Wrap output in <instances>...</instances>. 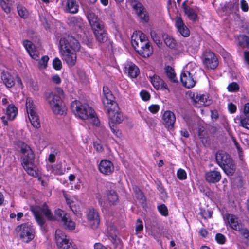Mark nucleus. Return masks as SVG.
I'll list each match as a JSON object with an SVG mask.
<instances>
[{
  "label": "nucleus",
  "instance_id": "26",
  "mask_svg": "<svg viewBox=\"0 0 249 249\" xmlns=\"http://www.w3.org/2000/svg\"><path fill=\"white\" fill-rule=\"evenodd\" d=\"M187 1H185L182 5V8L185 14L189 19L195 20L197 18V15L194 9L187 5Z\"/></svg>",
  "mask_w": 249,
  "mask_h": 249
},
{
  "label": "nucleus",
  "instance_id": "38",
  "mask_svg": "<svg viewBox=\"0 0 249 249\" xmlns=\"http://www.w3.org/2000/svg\"><path fill=\"white\" fill-rule=\"evenodd\" d=\"M11 0H0V5L3 10L6 13L11 11Z\"/></svg>",
  "mask_w": 249,
  "mask_h": 249
},
{
  "label": "nucleus",
  "instance_id": "33",
  "mask_svg": "<svg viewBox=\"0 0 249 249\" xmlns=\"http://www.w3.org/2000/svg\"><path fill=\"white\" fill-rule=\"evenodd\" d=\"M128 73L132 78H136L139 73V69L135 64L130 63L127 64L125 67Z\"/></svg>",
  "mask_w": 249,
  "mask_h": 249
},
{
  "label": "nucleus",
  "instance_id": "56",
  "mask_svg": "<svg viewBox=\"0 0 249 249\" xmlns=\"http://www.w3.org/2000/svg\"><path fill=\"white\" fill-rule=\"evenodd\" d=\"M140 95L142 100L144 101H148L150 99V95L148 92L145 90H142L140 92Z\"/></svg>",
  "mask_w": 249,
  "mask_h": 249
},
{
  "label": "nucleus",
  "instance_id": "27",
  "mask_svg": "<svg viewBox=\"0 0 249 249\" xmlns=\"http://www.w3.org/2000/svg\"><path fill=\"white\" fill-rule=\"evenodd\" d=\"M207 95L196 94V96L193 95L192 99L195 103H200L202 105L207 106L210 104L211 101Z\"/></svg>",
  "mask_w": 249,
  "mask_h": 249
},
{
  "label": "nucleus",
  "instance_id": "24",
  "mask_svg": "<svg viewBox=\"0 0 249 249\" xmlns=\"http://www.w3.org/2000/svg\"><path fill=\"white\" fill-rule=\"evenodd\" d=\"M231 159L229 155L225 151H219L216 154V161L221 167Z\"/></svg>",
  "mask_w": 249,
  "mask_h": 249
},
{
  "label": "nucleus",
  "instance_id": "57",
  "mask_svg": "<svg viewBox=\"0 0 249 249\" xmlns=\"http://www.w3.org/2000/svg\"><path fill=\"white\" fill-rule=\"evenodd\" d=\"M240 116L249 117V103L245 104L243 113Z\"/></svg>",
  "mask_w": 249,
  "mask_h": 249
},
{
  "label": "nucleus",
  "instance_id": "31",
  "mask_svg": "<svg viewBox=\"0 0 249 249\" xmlns=\"http://www.w3.org/2000/svg\"><path fill=\"white\" fill-rule=\"evenodd\" d=\"M17 114L18 109L13 104H10L7 107L6 109V115L8 120H14Z\"/></svg>",
  "mask_w": 249,
  "mask_h": 249
},
{
  "label": "nucleus",
  "instance_id": "20",
  "mask_svg": "<svg viewBox=\"0 0 249 249\" xmlns=\"http://www.w3.org/2000/svg\"><path fill=\"white\" fill-rule=\"evenodd\" d=\"M150 81L153 87L157 89H168L167 85L159 76L154 74L153 76H149Z\"/></svg>",
  "mask_w": 249,
  "mask_h": 249
},
{
  "label": "nucleus",
  "instance_id": "3",
  "mask_svg": "<svg viewBox=\"0 0 249 249\" xmlns=\"http://www.w3.org/2000/svg\"><path fill=\"white\" fill-rule=\"evenodd\" d=\"M72 111L79 118L84 120H89L93 124L98 126L100 124L99 119L96 117L94 110L88 105H82L80 102L75 100L71 104Z\"/></svg>",
  "mask_w": 249,
  "mask_h": 249
},
{
  "label": "nucleus",
  "instance_id": "64",
  "mask_svg": "<svg viewBox=\"0 0 249 249\" xmlns=\"http://www.w3.org/2000/svg\"><path fill=\"white\" fill-rule=\"evenodd\" d=\"M244 57L245 60L249 65V51L244 52Z\"/></svg>",
  "mask_w": 249,
  "mask_h": 249
},
{
  "label": "nucleus",
  "instance_id": "15",
  "mask_svg": "<svg viewBox=\"0 0 249 249\" xmlns=\"http://www.w3.org/2000/svg\"><path fill=\"white\" fill-rule=\"evenodd\" d=\"M163 124L165 127L168 130H173L176 122V116L170 110L165 111L162 116Z\"/></svg>",
  "mask_w": 249,
  "mask_h": 249
},
{
  "label": "nucleus",
  "instance_id": "30",
  "mask_svg": "<svg viewBox=\"0 0 249 249\" xmlns=\"http://www.w3.org/2000/svg\"><path fill=\"white\" fill-rule=\"evenodd\" d=\"M234 122L239 126L249 130V117L237 115L234 118Z\"/></svg>",
  "mask_w": 249,
  "mask_h": 249
},
{
  "label": "nucleus",
  "instance_id": "42",
  "mask_svg": "<svg viewBox=\"0 0 249 249\" xmlns=\"http://www.w3.org/2000/svg\"><path fill=\"white\" fill-rule=\"evenodd\" d=\"M49 58L48 56L45 55L42 57L41 60L39 62V67L40 69H45L47 66V63Z\"/></svg>",
  "mask_w": 249,
  "mask_h": 249
},
{
  "label": "nucleus",
  "instance_id": "1",
  "mask_svg": "<svg viewBox=\"0 0 249 249\" xmlns=\"http://www.w3.org/2000/svg\"><path fill=\"white\" fill-rule=\"evenodd\" d=\"M104 97L102 102L109 117V122L112 124H119L123 121L122 113L117 103L114 101L115 97L111 91L106 86L103 88Z\"/></svg>",
  "mask_w": 249,
  "mask_h": 249
},
{
  "label": "nucleus",
  "instance_id": "23",
  "mask_svg": "<svg viewBox=\"0 0 249 249\" xmlns=\"http://www.w3.org/2000/svg\"><path fill=\"white\" fill-rule=\"evenodd\" d=\"M134 9L136 11L138 17L144 21L147 22L149 19V16L140 3H137L133 6Z\"/></svg>",
  "mask_w": 249,
  "mask_h": 249
},
{
  "label": "nucleus",
  "instance_id": "37",
  "mask_svg": "<svg viewBox=\"0 0 249 249\" xmlns=\"http://www.w3.org/2000/svg\"><path fill=\"white\" fill-rule=\"evenodd\" d=\"M134 36H132L131 43L133 47L135 48L137 52H141L142 46H145V43L147 42H142V41H136V39H134Z\"/></svg>",
  "mask_w": 249,
  "mask_h": 249
},
{
  "label": "nucleus",
  "instance_id": "55",
  "mask_svg": "<svg viewBox=\"0 0 249 249\" xmlns=\"http://www.w3.org/2000/svg\"><path fill=\"white\" fill-rule=\"evenodd\" d=\"M143 229L142 222L140 219H138L136 223V231L138 232L142 231Z\"/></svg>",
  "mask_w": 249,
  "mask_h": 249
},
{
  "label": "nucleus",
  "instance_id": "14",
  "mask_svg": "<svg viewBox=\"0 0 249 249\" xmlns=\"http://www.w3.org/2000/svg\"><path fill=\"white\" fill-rule=\"evenodd\" d=\"M61 3L65 13L75 14L78 12L79 5L76 0H62Z\"/></svg>",
  "mask_w": 249,
  "mask_h": 249
},
{
  "label": "nucleus",
  "instance_id": "13",
  "mask_svg": "<svg viewBox=\"0 0 249 249\" xmlns=\"http://www.w3.org/2000/svg\"><path fill=\"white\" fill-rule=\"evenodd\" d=\"M86 216L89 226L93 229H97L100 222L97 211L94 209H89L87 212Z\"/></svg>",
  "mask_w": 249,
  "mask_h": 249
},
{
  "label": "nucleus",
  "instance_id": "8",
  "mask_svg": "<svg viewBox=\"0 0 249 249\" xmlns=\"http://www.w3.org/2000/svg\"><path fill=\"white\" fill-rule=\"evenodd\" d=\"M31 211L37 222L41 226H43L45 222V220L42 216L43 214H44L49 220H54L53 214L46 204H43L42 207L36 206L32 207Z\"/></svg>",
  "mask_w": 249,
  "mask_h": 249
},
{
  "label": "nucleus",
  "instance_id": "49",
  "mask_svg": "<svg viewBox=\"0 0 249 249\" xmlns=\"http://www.w3.org/2000/svg\"><path fill=\"white\" fill-rule=\"evenodd\" d=\"M135 193L136 197L138 199H140L142 202L145 201V197L143 193L139 188H136Z\"/></svg>",
  "mask_w": 249,
  "mask_h": 249
},
{
  "label": "nucleus",
  "instance_id": "63",
  "mask_svg": "<svg viewBox=\"0 0 249 249\" xmlns=\"http://www.w3.org/2000/svg\"><path fill=\"white\" fill-rule=\"evenodd\" d=\"M211 118L213 120H216L218 117V114L216 110H212L211 112Z\"/></svg>",
  "mask_w": 249,
  "mask_h": 249
},
{
  "label": "nucleus",
  "instance_id": "5",
  "mask_svg": "<svg viewBox=\"0 0 249 249\" xmlns=\"http://www.w3.org/2000/svg\"><path fill=\"white\" fill-rule=\"evenodd\" d=\"M20 152L22 153L21 164L27 172L32 176H37V172L35 169V155L30 147L24 142L20 145Z\"/></svg>",
  "mask_w": 249,
  "mask_h": 249
},
{
  "label": "nucleus",
  "instance_id": "62",
  "mask_svg": "<svg viewBox=\"0 0 249 249\" xmlns=\"http://www.w3.org/2000/svg\"><path fill=\"white\" fill-rule=\"evenodd\" d=\"M64 197L66 199L67 204L69 205V206L74 203V202L71 200V196L69 195L65 194Z\"/></svg>",
  "mask_w": 249,
  "mask_h": 249
},
{
  "label": "nucleus",
  "instance_id": "4",
  "mask_svg": "<svg viewBox=\"0 0 249 249\" xmlns=\"http://www.w3.org/2000/svg\"><path fill=\"white\" fill-rule=\"evenodd\" d=\"M106 188L104 195L100 196L98 199V203L102 209L108 210L119 203V198L118 194L115 190V184L107 182L106 184Z\"/></svg>",
  "mask_w": 249,
  "mask_h": 249
},
{
  "label": "nucleus",
  "instance_id": "18",
  "mask_svg": "<svg viewBox=\"0 0 249 249\" xmlns=\"http://www.w3.org/2000/svg\"><path fill=\"white\" fill-rule=\"evenodd\" d=\"M62 59L69 66L72 67L75 65L76 62V55L74 51L71 50H60Z\"/></svg>",
  "mask_w": 249,
  "mask_h": 249
},
{
  "label": "nucleus",
  "instance_id": "50",
  "mask_svg": "<svg viewBox=\"0 0 249 249\" xmlns=\"http://www.w3.org/2000/svg\"><path fill=\"white\" fill-rule=\"evenodd\" d=\"M53 68L56 70H60L62 68V63L61 60L58 58H55L53 60Z\"/></svg>",
  "mask_w": 249,
  "mask_h": 249
},
{
  "label": "nucleus",
  "instance_id": "39",
  "mask_svg": "<svg viewBox=\"0 0 249 249\" xmlns=\"http://www.w3.org/2000/svg\"><path fill=\"white\" fill-rule=\"evenodd\" d=\"M62 222L66 227L69 230H73L75 228V222L69 219V216L63 217Z\"/></svg>",
  "mask_w": 249,
  "mask_h": 249
},
{
  "label": "nucleus",
  "instance_id": "61",
  "mask_svg": "<svg viewBox=\"0 0 249 249\" xmlns=\"http://www.w3.org/2000/svg\"><path fill=\"white\" fill-rule=\"evenodd\" d=\"M241 7L242 10L244 12H247L248 11L249 7L248 3L244 0H241Z\"/></svg>",
  "mask_w": 249,
  "mask_h": 249
},
{
  "label": "nucleus",
  "instance_id": "59",
  "mask_svg": "<svg viewBox=\"0 0 249 249\" xmlns=\"http://www.w3.org/2000/svg\"><path fill=\"white\" fill-rule=\"evenodd\" d=\"M228 110L231 113H234L237 110L236 106L232 103L228 105Z\"/></svg>",
  "mask_w": 249,
  "mask_h": 249
},
{
  "label": "nucleus",
  "instance_id": "32",
  "mask_svg": "<svg viewBox=\"0 0 249 249\" xmlns=\"http://www.w3.org/2000/svg\"><path fill=\"white\" fill-rule=\"evenodd\" d=\"M28 115L32 125L36 128H40L41 126L40 119L37 112H35Z\"/></svg>",
  "mask_w": 249,
  "mask_h": 249
},
{
  "label": "nucleus",
  "instance_id": "36",
  "mask_svg": "<svg viewBox=\"0 0 249 249\" xmlns=\"http://www.w3.org/2000/svg\"><path fill=\"white\" fill-rule=\"evenodd\" d=\"M26 107L28 114L36 112V106L30 98H28L26 99Z\"/></svg>",
  "mask_w": 249,
  "mask_h": 249
},
{
  "label": "nucleus",
  "instance_id": "6",
  "mask_svg": "<svg viewBox=\"0 0 249 249\" xmlns=\"http://www.w3.org/2000/svg\"><path fill=\"white\" fill-rule=\"evenodd\" d=\"M15 231L19 235L21 240L29 243L35 238V231L33 226L27 223H23L16 227Z\"/></svg>",
  "mask_w": 249,
  "mask_h": 249
},
{
  "label": "nucleus",
  "instance_id": "7",
  "mask_svg": "<svg viewBox=\"0 0 249 249\" xmlns=\"http://www.w3.org/2000/svg\"><path fill=\"white\" fill-rule=\"evenodd\" d=\"M47 101L54 113L63 115L65 113V107L59 96L53 92L49 93L47 96Z\"/></svg>",
  "mask_w": 249,
  "mask_h": 249
},
{
  "label": "nucleus",
  "instance_id": "43",
  "mask_svg": "<svg viewBox=\"0 0 249 249\" xmlns=\"http://www.w3.org/2000/svg\"><path fill=\"white\" fill-rule=\"evenodd\" d=\"M159 213L163 216H166L168 214L167 207L164 204H161L158 206Z\"/></svg>",
  "mask_w": 249,
  "mask_h": 249
},
{
  "label": "nucleus",
  "instance_id": "16",
  "mask_svg": "<svg viewBox=\"0 0 249 249\" xmlns=\"http://www.w3.org/2000/svg\"><path fill=\"white\" fill-rule=\"evenodd\" d=\"M180 81L183 86L188 89L194 87L196 84L193 74L188 71H184L181 73Z\"/></svg>",
  "mask_w": 249,
  "mask_h": 249
},
{
  "label": "nucleus",
  "instance_id": "25",
  "mask_svg": "<svg viewBox=\"0 0 249 249\" xmlns=\"http://www.w3.org/2000/svg\"><path fill=\"white\" fill-rule=\"evenodd\" d=\"M69 20L71 25L75 30L79 31L83 29L84 24L83 20L80 17H72L70 18Z\"/></svg>",
  "mask_w": 249,
  "mask_h": 249
},
{
  "label": "nucleus",
  "instance_id": "58",
  "mask_svg": "<svg viewBox=\"0 0 249 249\" xmlns=\"http://www.w3.org/2000/svg\"><path fill=\"white\" fill-rule=\"evenodd\" d=\"M148 109L151 113L154 114L159 111L160 107L158 105H152L149 107Z\"/></svg>",
  "mask_w": 249,
  "mask_h": 249
},
{
  "label": "nucleus",
  "instance_id": "21",
  "mask_svg": "<svg viewBox=\"0 0 249 249\" xmlns=\"http://www.w3.org/2000/svg\"><path fill=\"white\" fill-rule=\"evenodd\" d=\"M23 43L30 56L34 60H38L39 59V53L35 49L34 45L28 40L24 41Z\"/></svg>",
  "mask_w": 249,
  "mask_h": 249
},
{
  "label": "nucleus",
  "instance_id": "52",
  "mask_svg": "<svg viewBox=\"0 0 249 249\" xmlns=\"http://www.w3.org/2000/svg\"><path fill=\"white\" fill-rule=\"evenodd\" d=\"M18 11L19 15L22 18H26L28 16V12L24 7H18Z\"/></svg>",
  "mask_w": 249,
  "mask_h": 249
},
{
  "label": "nucleus",
  "instance_id": "54",
  "mask_svg": "<svg viewBox=\"0 0 249 249\" xmlns=\"http://www.w3.org/2000/svg\"><path fill=\"white\" fill-rule=\"evenodd\" d=\"M109 124L112 132L116 136H119L120 133L118 129L115 124H112L110 122H109Z\"/></svg>",
  "mask_w": 249,
  "mask_h": 249
},
{
  "label": "nucleus",
  "instance_id": "10",
  "mask_svg": "<svg viewBox=\"0 0 249 249\" xmlns=\"http://www.w3.org/2000/svg\"><path fill=\"white\" fill-rule=\"evenodd\" d=\"M55 241L59 249H77L76 245L70 241L69 238L61 230L55 231Z\"/></svg>",
  "mask_w": 249,
  "mask_h": 249
},
{
  "label": "nucleus",
  "instance_id": "47",
  "mask_svg": "<svg viewBox=\"0 0 249 249\" xmlns=\"http://www.w3.org/2000/svg\"><path fill=\"white\" fill-rule=\"evenodd\" d=\"M55 214L57 218H58V220H61V221H62L63 217L68 216L67 214L65 213L63 211L59 209L55 211Z\"/></svg>",
  "mask_w": 249,
  "mask_h": 249
},
{
  "label": "nucleus",
  "instance_id": "46",
  "mask_svg": "<svg viewBox=\"0 0 249 249\" xmlns=\"http://www.w3.org/2000/svg\"><path fill=\"white\" fill-rule=\"evenodd\" d=\"M227 89L230 92H236L239 90V87L237 83L232 82L228 85Z\"/></svg>",
  "mask_w": 249,
  "mask_h": 249
},
{
  "label": "nucleus",
  "instance_id": "60",
  "mask_svg": "<svg viewBox=\"0 0 249 249\" xmlns=\"http://www.w3.org/2000/svg\"><path fill=\"white\" fill-rule=\"evenodd\" d=\"M52 81L56 84H60L61 83V79L58 74H55L52 77Z\"/></svg>",
  "mask_w": 249,
  "mask_h": 249
},
{
  "label": "nucleus",
  "instance_id": "9",
  "mask_svg": "<svg viewBox=\"0 0 249 249\" xmlns=\"http://www.w3.org/2000/svg\"><path fill=\"white\" fill-rule=\"evenodd\" d=\"M224 218L231 228L239 231L244 238L247 239V242L249 245V231L243 228L241 223L239 222L238 218L234 215L228 213L225 215Z\"/></svg>",
  "mask_w": 249,
  "mask_h": 249
},
{
  "label": "nucleus",
  "instance_id": "41",
  "mask_svg": "<svg viewBox=\"0 0 249 249\" xmlns=\"http://www.w3.org/2000/svg\"><path fill=\"white\" fill-rule=\"evenodd\" d=\"M164 42L170 48H174L176 46V41L170 36H165Z\"/></svg>",
  "mask_w": 249,
  "mask_h": 249
},
{
  "label": "nucleus",
  "instance_id": "29",
  "mask_svg": "<svg viewBox=\"0 0 249 249\" xmlns=\"http://www.w3.org/2000/svg\"><path fill=\"white\" fill-rule=\"evenodd\" d=\"M1 78L4 85L8 88H11L15 85L13 77L8 73L3 72L1 73Z\"/></svg>",
  "mask_w": 249,
  "mask_h": 249
},
{
  "label": "nucleus",
  "instance_id": "44",
  "mask_svg": "<svg viewBox=\"0 0 249 249\" xmlns=\"http://www.w3.org/2000/svg\"><path fill=\"white\" fill-rule=\"evenodd\" d=\"M177 176L179 180H184L187 178V174L182 169H179L177 172Z\"/></svg>",
  "mask_w": 249,
  "mask_h": 249
},
{
  "label": "nucleus",
  "instance_id": "35",
  "mask_svg": "<svg viewBox=\"0 0 249 249\" xmlns=\"http://www.w3.org/2000/svg\"><path fill=\"white\" fill-rule=\"evenodd\" d=\"M142 51L141 52L138 53L142 57H148L152 54V47L150 45L149 42H147L145 43V46H142Z\"/></svg>",
  "mask_w": 249,
  "mask_h": 249
},
{
  "label": "nucleus",
  "instance_id": "12",
  "mask_svg": "<svg viewBox=\"0 0 249 249\" xmlns=\"http://www.w3.org/2000/svg\"><path fill=\"white\" fill-rule=\"evenodd\" d=\"M203 64L208 69L213 70L217 67L218 61L213 52L205 51L203 54Z\"/></svg>",
  "mask_w": 249,
  "mask_h": 249
},
{
  "label": "nucleus",
  "instance_id": "22",
  "mask_svg": "<svg viewBox=\"0 0 249 249\" xmlns=\"http://www.w3.org/2000/svg\"><path fill=\"white\" fill-rule=\"evenodd\" d=\"M221 178V175L217 171H211L205 174L206 180L211 183L218 182Z\"/></svg>",
  "mask_w": 249,
  "mask_h": 249
},
{
  "label": "nucleus",
  "instance_id": "19",
  "mask_svg": "<svg viewBox=\"0 0 249 249\" xmlns=\"http://www.w3.org/2000/svg\"><path fill=\"white\" fill-rule=\"evenodd\" d=\"M175 26L178 31L184 37H188L190 35V31L185 25L183 20L180 17H177L175 18Z\"/></svg>",
  "mask_w": 249,
  "mask_h": 249
},
{
  "label": "nucleus",
  "instance_id": "34",
  "mask_svg": "<svg viewBox=\"0 0 249 249\" xmlns=\"http://www.w3.org/2000/svg\"><path fill=\"white\" fill-rule=\"evenodd\" d=\"M165 72L167 77L173 83H177L178 80L176 76L174 70L169 66L165 67Z\"/></svg>",
  "mask_w": 249,
  "mask_h": 249
},
{
  "label": "nucleus",
  "instance_id": "45",
  "mask_svg": "<svg viewBox=\"0 0 249 249\" xmlns=\"http://www.w3.org/2000/svg\"><path fill=\"white\" fill-rule=\"evenodd\" d=\"M139 36H134V39H136V41H142V42H148L147 38L146 35L142 33V32L139 31L138 32Z\"/></svg>",
  "mask_w": 249,
  "mask_h": 249
},
{
  "label": "nucleus",
  "instance_id": "48",
  "mask_svg": "<svg viewBox=\"0 0 249 249\" xmlns=\"http://www.w3.org/2000/svg\"><path fill=\"white\" fill-rule=\"evenodd\" d=\"M69 207L74 214H75L77 216H81V213H80L79 207L78 206L76 205L74 203L73 204H71L70 206H69Z\"/></svg>",
  "mask_w": 249,
  "mask_h": 249
},
{
  "label": "nucleus",
  "instance_id": "40",
  "mask_svg": "<svg viewBox=\"0 0 249 249\" xmlns=\"http://www.w3.org/2000/svg\"><path fill=\"white\" fill-rule=\"evenodd\" d=\"M239 45L244 48H248L249 46V37L246 35H242L239 38Z\"/></svg>",
  "mask_w": 249,
  "mask_h": 249
},
{
  "label": "nucleus",
  "instance_id": "11",
  "mask_svg": "<svg viewBox=\"0 0 249 249\" xmlns=\"http://www.w3.org/2000/svg\"><path fill=\"white\" fill-rule=\"evenodd\" d=\"M60 50L76 52L80 50V45L77 39L71 36L67 35L60 40Z\"/></svg>",
  "mask_w": 249,
  "mask_h": 249
},
{
  "label": "nucleus",
  "instance_id": "2",
  "mask_svg": "<svg viewBox=\"0 0 249 249\" xmlns=\"http://www.w3.org/2000/svg\"><path fill=\"white\" fill-rule=\"evenodd\" d=\"M87 14L89 22L94 33L96 40L99 43L106 42L108 39L107 33L102 22L98 18L92 9L86 6L83 8Z\"/></svg>",
  "mask_w": 249,
  "mask_h": 249
},
{
  "label": "nucleus",
  "instance_id": "53",
  "mask_svg": "<svg viewBox=\"0 0 249 249\" xmlns=\"http://www.w3.org/2000/svg\"><path fill=\"white\" fill-rule=\"evenodd\" d=\"M150 35L151 38H152L153 40L157 44H160V38L159 36L157 35V34L154 31H151L150 32Z\"/></svg>",
  "mask_w": 249,
  "mask_h": 249
},
{
  "label": "nucleus",
  "instance_id": "28",
  "mask_svg": "<svg viewBox=\"0 0 249 249\" xmlns=\"http://www.w3.org/2000/svg\"><path fill=\"white\" fill-rule=\"evenodd\" d=\"M221 168L225 173L229 176L233 175L236 169L235 165L232 159L225 163L224 165L222 166Z\"/></svg>",
  "mask_w": 249,
  "mask_h": 249
},
{
  "label": "nucleus",
  "instance_id": "51",
  "mask_svg": "<svg viewBox=\"0 0 249 249\" xmlns=\"http://www.w3.org/2000/svg\"><path fill=\"white\" fill-rule=\"evenodd\" d=\"M215 240L218 244H223L225 243L226 238L222 234L217 233L215 235Z\"/></svg>",
  "mask_w": 249,
  "mask_h": 249
},
{
  "label": "nucleus",
  "instance_id": "17",
  "mask_svg": "<svg viewBox=\"0 0 249 249\" xmlns=\"http://www.w3.org/2000/svg\"><path fill=\"white\" fill-rule=\"evenodd\" d=\"M98 169L99 171L103 174L109 175L113 172L114 167L113 163L110 160H102L98 165Z\"/></svg>",
  "mask_w": 249,
  "mask_h": 249
}]
</instances>
